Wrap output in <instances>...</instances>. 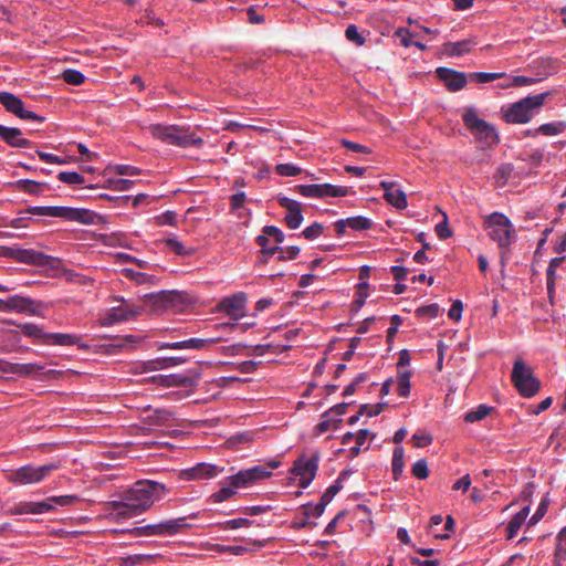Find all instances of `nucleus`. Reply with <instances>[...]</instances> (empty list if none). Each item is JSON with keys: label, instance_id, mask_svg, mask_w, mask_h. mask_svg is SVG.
Returning a JSON list of instances; mask_svg holds the SVG:
<instances>
[{"label": "nucleus", "instance_id": "1", "mask_svg": "<svg viewBox=\"0 0 566 566\" xmlns=\"http://www.w3.org/2000/svg\"><path fill=\"white\" fill-rule=\"evenodd\" d=\"M166 493L164 484L149 480H140L126 491L120 501H112L108 507L116 520H125L143 512L159 501Z\"/></svg>", "mask_w": 566, "mask_h": 566}, {"label": "nucleus", "instance_id": "2", "mask_svg": "<svg viewBox=\"0 0 566 566\" xmlns=\"http://www.w3.org/2000/svg\"><path fill=\"white\" fill-rule=\"evenodd\" d=\"M280 464L281 462H268V465H255L226 478L222 482V488L212 495L213 501L223 502L230 499L237 489L250 488L259 481L270 478L272 471L277 469Z\"/></svg>", "mask_w": 566, "mask_h": 566}, {"label": "nucleus", "instance_id": "3", "mask_svg": "<svg viewBox=\"0 0 566 566\" xmlns=\"http://www.w3.org/2000/svg\"><path fill=\"white\" fill-rule=\"evenodd\" d=\"M549 95V92L528 95L517 102L502 106V119L507 124H526L531 122L532 118L541 112Z\"/></svg>", "mask_w": 566, "mask_h": 566}, {"label": "nucleus", "instance_id": "4", "mask_svg": "<svg viewBox=\"0 0 566 566\" xmlns=\"http://www.w3.org/2000/svg\"><path fill=\"white\" fill-rule=\"evenodd\" d=\"M146 129L154 138L167 145L180 148L201 147L203 145V139L191 133L189 126L150 124Z\"/></svg>", "mask_w": 566, "mask_h": 566}, {"label": "nucleus", "instance_id": "5", "mask_svg": "<svg viewBox=\"0 0 566 566\" xmlns=\"http://www.w3.org/2000/svg\"><path fill=\"white\" fill-rule=\"evenodd\" d=\"M24 213L38 217L59 218L83 224H90L92 222L88 210L66 206H33L27 208Z\"/></svg>", "mask_w": 566, "mask_h": 566}, {"label": "nucleus", "instance_id": "6", "mask_svg": "<svg viewBox=\"0 0 566 566\" xmlns=\"http://www.w3.org/2000/svg\"><path fill=\"white\" fill-rule=\"evenodd\" d=\"M462 120L483 147H492L499 143V135L495 127L480 118L474 107L465 108L462 114Z\"/></svg>", "mask_w": 566, "mask_h": 566}, {"label": "nucleus", "instance_id": "7", "mask_svg": "<svg viewBox=\"0 0 566 566\" xmlns=\"http://www.w3.org/2000/svg\"><path fill=\"white\" fill-rule=\"evenodd\" d=\"M490 238L500 248H506L515 240V229L511 220L501 212L491 213L485 220Z\"/></svg>", "mask_w": 566, "mask_h": 566}, {"label": "nucleus", "instance_id": "8", "mask_svg": "<svg viewBox=\"0 0 566 566\" xmlns=\"http://www.w3.org/2000/svg\"><path fill=\"white\" fill-rule=\"evenodd\" d=\"M511 378L522 397L531 398L539 391L541 381L521 358L514 361Z\"/></svg>", "mask_w": 566, "mask_h": 566}, {"label": "nucleus", "instance_id": "9", "mask_svg": "<svg viewBox=\"0 0 566 566\" xmlns=\"http://www.w3.org/2000/svg\"><path fill=\"white\" fill-rule=\"evenodd\" d=\"M57 469L54 464L33 467L25 464L17 470L6 471L8 481L18 484H32L42 481L52 470Z\"/></svg>", "mask_w": 566, "mask_h": 566}, {"label": "nucleus", "instance_id": "10", "mask_svg": "<svg viewBox=\"0 0 566 566\" xmlns=\"http://www.w3.org/2000/svg\"><path fill=\"white\" fill-rule=\"evenodd\" d=\"M296 191L307 198L346 197L349 188L332 184L297 185Z\"/></svg>", "mask_w": 566, "mask_h": 566}, {"label": "nucleus", "instance_id": "11", "mask_svg": "<svg viewBox=\"0 0 566 566\" xmlns=\"http://www.w3.org/2000/svg\"><path fill=\"white\" fill-rule=\"evenodd\" d=\"M143 312V307L124 302L119 306L109 308L101 318V325L108 327L115 324L136 318Z\"/></svg>", "mask_w": 566, "mask_h": 566}, {"label": "nucleus", "instance_id": "12", "mask_svg": "<svg viewBox=\"0 0 566 566\" xmlns=\"http://www.w3.org/2000/svg\"><path fill=\"white\" fill-rule=\"evenodd\" d=\"M220 337H191L176 342H157L158 349H176V350H208L212 345L217 344Z\"/></svg>", "mask_w": 566, "mask_h": 566}, {"label": "nucleus", "instance_id": "13", "mask_svg": "<svg viewBox=\"0 0 566 566\" xmlns=\"http://www.w3.org/2000/svg\"><path fill=\"white\" fill-rule=\"evenodd\" d=\"M39 304L30 297L21 295H10L7 298H0V312L39 314Z\"/></svg>", "mask_w": 566, "mask_h": 566}, {"label": "nucleus", "instance_id": "14", "mask_svg": "<svg viewBox=\"0 0 566 566\" xmlns=\"http://www.w3.org/2000/svg\"><path fill=\"white\" fill-rule=\"evenodd\" d=\"M268 242L269 240L266 239L265 235L256 237V243L258 245L261 247V252L264 255V259L261 260L263 263H266L269 261V258L274 254H279L277 259L280 261L294 260L300 254V248L296 245H291L287 248L274 245L273 249H268Z\"/></svg>", "mask_w": 566, "mask_h": 566}, {"label": "nucleus", "instance_id": "15", "mask_svg": "<svg viewBox=\"0 0 566 566\" xmlns=\"http://www.w3.org/2000/svg\"><path fill=\"white\" fill-rule=\"evenodd\" d=\"M276 200L282 208L286 209L284 217L286 226L292 230L300 228L303 222L301 202L283 195H277Z\"/></svg>", "mask_w": 566, "mask_h": 566}, {"label": "nucleus", "instance_id": "16", "mask_svg": "<svg viewBox=\"0 0 566 566\" xmlns=\"http://www.w3.org/2000/svg\"><path fill=\"white\" fill-rule=\"evenodd\" d=\"M223 471V468L209 462H198L190 469L181 470L179 475L182 480L195 481L212 479Z\"/></svg>", "mask_w": 566, "mask_h": 566}, {"label": "nucleus", "instance_id": "17", "mask_svg": "<svg viewBox=\"0 0 566 566\" xmlns=\"http://www.w3.org/2000/svg\"><path fill=\"white\" fill-rule=\"evenodd\" d=\"M436 73L450 92H458L467 85L468 75L463 72L440 66Z\"/></svg>", "mask_w": 566, "mask_h": 566}, {"label": "nucleus", "instance_id": "18", "mask_svg": "<svg viewBox=\"0 0 566 566\" xmlns=\"http://www.w3.org/2000/svg\"><path fill=\"white\" fill-rule=\"evenodd\" d=\"M219 306L221 312L235 321L245 316V296L243 293L224 297Z\"/></svg>", "mask_w": 566, "mask_h": 566}, {"label": "nucleus", "instance_id": "19", "mask_svg": "<svg viewBox=\"0 0 566 566\" xmlns=\"http://www.w3.org/2000/svg\"><path fill=\"white\" fill-rule=\"evenodd\" d=\"M379 186L384 189V198L389 205L398 210L407 208V196L401 189L397 188V184L395 181L381 180Z\"/></svg>", "mask_w": 566, "mask_h": 566}, {"label": "nucleus", "instance_id": "20", "mask_svg": "<svg viewBox=\"0 0 566 566\" xmlns=\"http://www.w3.org/2000/svg\"><path fill=\"white\" fill-rule=\"evenodd\" d=\"M317 471V462H294L291 474L297 480L298 486L306 489L314 480Z\"/></svg>", "mask_w": 566, "mask_h": 566}, {"label": "nucleus", "instance_id": "21", "mask_svg": "<svg viewBox=\"0 0 566 566\" xmlns=\"http://www.w3.org/2000/svg\"><path fill=\"white\" fill-rule=\"evenodd\" d=\"M0 139L11 147L28 148L31 142L23 137L21 129L0 125Z\"/></svg>", "mask_w": 566, "mask_h": 566}, {"label": "nucleus", "instance_id": "22", "mask_svg": "<svg viewBox=\"0 0 566 566\" xmlns=\"http://www.w3.org/2000/svg\"><path fill=\"white\" fill-rule=\"evenodd\" d=\"M77 500L75 495H61V496H51L44 501L32 502L33 504V514H42L50 512L54 509L55 505L66 506L71 505Z\"/></svg>", "mask_w": 566, "mask_h": 566}, {"label": "nucleus", "instance_id": "23", "mask_svg": "<svg viewBox=\"0 0 566 566\" xmlns=\"http://www.w3.org/2000/svg\"><path fill=\"white\" fill-rule=\"evenodd\" d=\"M476 45L474 39H464L457 42H447L442 45L441 52L448 57H460L472 51Z\"/></svg>", "mask_w": 566, "mask_h": 566}, {"label": "nucleus", "instance_id": "24", "mask_svg": "<svg viewBox=\"0 0 566 566\" xmlns=\"http://www.w3.org/2000/svg\"><path fill=\"white\" fill-rule=\"evenodd\" d=\"M12 256L18 262L32 265H46L51 259V256L33 249H18Z\"/></svg>", "mask_w": 566, "mask_h": 566}, {"label": "nucleus", "instance_id": "25", "mask_svg": "<svg viewBox=\"0 0 566 566\" xmlns=\"http://www.w3.org/2000/svg\"><path fill=\"white\" fill-rule=\"evenodd\" d=\"M80 337L75 334H65V333H50L44 340L46 345H55V346H74L78 345Z\"/></svg>", "mask_w": 566, "mask_h": 566}, {"label": "nucleus", "instance_id": "26", "mask_svg": "<svg viewBox=\"0 0 566 566\" xmlns=\"http://www.w3.org/2000/svg\"><path fill=\"white\" fill-rule=\"evenodd\" d=\"M159 527L160 536L175 535L188 527V524L186 523V517H179L159 522Z\"/></svg>", "mask_w": 566, "mask_h": 566}, {"label": "nucleus", "instance_id": "27", "mask_svg": "<svg viewBox=\"0 0 566 566\" xmlns=\"http://www.w3.org/2000/svg\"><path fill=\"white\" fill-rule=\"evenodd\" d=\"M187 360L186 356H169L149 360L148 364L150 369L158 370L185 364Z\"/></svg>", "mask_w": 566, "mask_h": 566}, {"label": "nucleus", "instance_id": "28", "mask_svg": "<svg viewBox=\"0 0 566 566\" xmlns=\"http://www.w3.org/2000/svg\"><path fill=\"white\" fill-rule=\"evenodd\" d=\"M0 103L8 112L14 114L15 116L20 112H22V107L24 105L20 97L15 96L9 92L0 93Z\"/></svg>", "mask_w": 566, "mask_h": 566}, {"label": "nucleus", "instance_id": "29", "mask_svg": "<svg viewBox=\"0 0 566 566\" xmlns=\"http://www.w3.org/2000/svg\"><path fill=\"white\" fill-rule=\"evenodd\" d=\"M43 368L36 364H8V368L4 371L15 374L19 376H32L36 375Z\"/></svg>", "mask_w": 566, "mask_h": 566}, {"label": "nucleus", "instance_id": "30", "mask_svg": "<svg viewBox=\"0 0 566 566\" xmlns=\"http://www.w3.org/2000/svg\"><path fill=\"white\" fill-rule=\"evenodd\" d=\"M541 135L544 136H556L566 130V122L556 120L552 123H545L538 126Z\"/></svg>", "mask_w": 566, "mask_h": 566}, {"label": "nucleus", "instance_id": "31", "mask_svg": "<svg viewBox=\"0 0 566 566\" xmlns=\"http://www.w3.org/2000/svg\"><path fill=\"white\" fill-rule=\"evenodd\" d=\"M345 222L348 224V228L353 231H364L369 230L371 228V220L364 216H355L345 219Z\"/></svg>", "mask_w": 566, "mask_h": 566}, {"label": "nucleus", "instance_id": "32", "mask_svg": "<svg viewBox=\"0 0 566 566\" xmlns=\"http://www.w3.org/2000/svg\"><path fill=\"white\" fill-rule=\"evenodd\" d=\"M492 409L493 408L490 406L479 405L476 408L465 412L464 420L470 423L480 421L484 419L492 411Z\"/></svg>", "mask_w": 566, "mask_h": 566}, {"label": "nucleus", "instance_id": "33", "mask_svg": "<svg viewBox=\"0 0 566 566\" xmlns=\"http://www.w3.org/2000/svg\"><path fill=\"white\" fill-rule=\"evenodd\" d=\"M172 416L174 413L167 409H156L147 416V419L151 426H164L172 418Z\"/></svg>", "mask_w": 566, "mask_h": 566}, {"label": "nucleus", "instance_id": "34", "mask_svg": "<svg viewBox=\"0 0 566 566\" xmlns=\"http://www.w3.org/2000/svg\"><path fill=\"white\" fill-rule=\"evenodd\" d=\"M15 189L32 196L41 193V184L31 179H20L14 185Z\"/></svg>", "mask_w": 566, "mask_h": 566}, {"label": "nucleus", "instance_id": "35", "mask_svg": "<svg viewBox=\"0 0 566 566\" xmlns=\"http://www.w3.org/2000/svg\"><path fill=\"white\" fill-rule=\"evenodd\" d=\"M165 244L170 249V251L180 256H189L195 251L192 248L186 247L181 241H179L176 238L166 239Z\"/></svg>", "mask_w": 566, "mask_h": 566}, {"label": "nucleus", "instance_id": "36", "mask_svg": "<svg viewBox=\"0 0 566 566\" xmlns=\"http://www.w3.org/2000/svg\"><path fill=\"white\" fill-rule=\"evenodd\" d=\"M375 438V434L371 433L368 429H360L355 433V442L350 446L352 455H358L359 450L365 446L367 438Z\"/></svg>", "mask_w": 566, "mask_h": 566}, {"label": "nucleus", "instance_id": "37", "mask_svg": "<svg viewBox=\"0 0 566 566\" xmlns=\"http://www.w3.org/2000/svg\"><path fill=\"white\" fill-rule=\"evenodd\" d=\"M473 81L484 84L492 82L497 78H502L506 76V73L500 72V73H492V72H473L469 75Z\"/></svg>", "mask_w": 566, "mask_h": 566}, {"label": "nucleus", "instance_id": "38", "mask_svg": "<svg viewBox=\"0 0 566 566\" xmlns=\"http://www.w3.org/2000/svg\"><path fill=\"white\" fill-rule=\"evenodd\" d=\"M22 332L25 336L34 339H41L43 343L46 339L48 333H45L40 326L28 323L22 326Z\"/></svg>", "mask_w": 566, "mask_h": 566}, {"label": "nucleus", "instance_id": "39", "mask_svg": "<svg viewBox=\"0 0 566 566\" xmlns=\"http://www.w3.org/2000/svg\"><path fill=\"white\" fill-rule=\"evenodd\" d=\"M410 371L399 373L397 376L398 394L407 397L410 394Z\"/></svg>", "mask_w": 566, "mask_h": 566}, {"label": "nucleus", "instance_id": "40", "mask_svg": "<svg viewBox=\"0 0 566 566\" xmlns=\"http://www.w3.org/2000/svg\"><path fill=\"white\" fill-rule=\"evenodd\" d=\"M159 523L134 527L129 532L135 536H160Z\"/></svg>", "mask_w": 566, "mask_h": 566}, {"label": "nucleus", "instance_id": "41", "mask_svg": "<svg viewBox=\"0 0 566 566\" xmlns=\"http://www.w3.org/2000/svg\"><path fill=\"white\" fill-rule=\"evenodd\" d=\"M514 171V166L512 164H503L501 165L494 175V179L497 185L504 186Z\"/></svg>", "mask_w": 566, "mask_h": 566}, {"label": "nucleus", "instance_id": "42", "mask_svg": "<svg viewBox=\"0 0 566 566\" xmlns=\"http://www.w3.org/2000/svg\"><path fill=\"white\" fill-rule=\"evenodd\" d=\"M62 78L65 83L71 85H81L85 81L84 74L73 69L65 70L62 74Z\"/></svg>", "mask_w": 566, "mask_h": 566}, {"label": "nucleus", "instance_id": "43", "mask_svg": "<svg viewBox=\"0 0 566 566\" xmlns=\"http://www.w3.org/2000/svg\"><path fill=\"white\" fill-rule=\"evenodd\" d=\"M57 179L67 185H83L85 182L84 177L76 171H61Z\"/></svg>", "mask_w": 566, "mask_h": 566}, {"label": "nucleus", "instance_id": "44", "mask_svg": "<svg viewBox=\"0 0 566 566\" xmlns=\"http://www.w3.org/2000/svg\"><path fill=\"white\" fill-rule=\"evenodd\" d=\"M538 82V78L531 77V76H524V75H514L510 76V83L503 85V87H522V86H530Z\"/></svg>", "mask_w": 566, "mask_h": 566}, {"label": "nucleus", "instance_id": "45", "mask_svg": "<svg viewBox=\"0 0 566 566\" xmlns=\"http://www.w3.org/2000/svg\"><path fill=\"white\" fill-rule=\"evenodd\" d=\"M345 36L349 42H353L359 46L364 45L366 42L365 36L359 32L358 28L355 24H349L346 28Z\"/></svg>", "mask_w": 566, "mask_h": 566}, {"label": "nucleus", "instance_id": "46", "mask_svg": "<svg viewBox=\"0 0 566 566\" xmlns=\"http://www.w3.org/2000/svg\"><path fill=\"white\" fill-rule=\"evenodd\" d=\"M154 297L157 304H160L164 307H169L175 304L180 295L177 292H160L159 294L154 295Z\"/></svg>", "mask_w": 566, "mask_h": 566}, {"label": "nucleus", "instance_id": "47", "mask_svg": "<svg viewBox=\"0 0 566 566\" xmlns=\"http://www.w3.org/2000/svg\"><path fill=\"white\" fill-rule=\"evenodd\" d=\"M275 172L283 177H294L302 172V168L294 164H279L275 167Z\"/></svg>", "mask_w": 566, "mask_h": 566}, {"label": "nucleus", "instance_id": "48", "mask_svg": "<svg viewBox=\"0 0 566 566\" xmlns=\"http://www.w3.org/2000/svg\"><path fill=\"white\" fill-rule=\"evenodd\" d=\"M386 405L387 403H385V402L375 403V405H370V403L361 405L359 407V415H363V416H366L369 418L378 416L382 411V409Z\"/></svg>", "mask_w": 566, "mask_h": 566}, {"label": "nucleus", "instance_id": "49", "mask_svg": "<svg viewBox=\"0 0 566 566\" xmlns=\"http://www.w3.org/2000/svg\"><path fill=\"white\" fill-rule=\"evenodd\" d=\"M324 231V227L319 222H314L313 224L306 227L302 231V235L307 240H315L317 239Z\"/></svg>", "mask_w": 566, "mask_h": 566}, {"label": "nucleus", "instance_id": "50", "mask_svg": "<svg viewBox=\"0 0 566 566\" xmlns=\"http://www.w3.org/2000/svg\"><path fill=\"white\" fill-rule=\"evenodd\" d=\"M440 313L438 304L432 303L426 306H421L417 310V315L420 317L436 318Z\"/></svg>", "mask_w": 566, "mask_h": 566}, {"label": "nucleus", "instance_id": "51", "mask_svg": "<svg viewBox=\"0 0 566 566\" xmlns=\"http://www.w3.org/2000/svg\"><path fill=\"white\" fill-rule=\"evenodd\" d=\"M325 507L323 503L318 502L317 504L313 505L311 503H307L303 505L304 509V515L308 517H319L323 515Z\"/></svg>", "mask_w": 566, "mask_h": 566}, {"label": "nucleus", "instance_id": "52", "mask_svg": "<svg viewBox=\"0 0 566 566\" xmlns=\"http://www.w3.org/2000/svg\"><path fill=\"white\" fill-rule=\"evenodd\" d=\"M269 240V237L273 238L276 243H282L285 239L283 231L275 226H265L263 228V234Z\"/></svg>", "mask_w": 566, "mask_h": 566}, {"label": "nucleus", "instance_id": "53", "mask_svg": "<svg viewBox=\"0 0 566 566\" xmlns=\"http://www.w3.org/2000/svg\"><path fill=\"white\" fill-rule=\"evenodd\" d=\"M336 427L333 424V419L327 416V411H325L322 416V420L317 423L315 430L317 434L325 433L331 430H335Z\"/></svg>", "mask_w": 566, "mask_h": 566}, {"label": "nucleus", "instance_id": "54", "mask_svg": "<svg viewBox=\"0 0 566 566\" xmlns=\"http://www.w3.org/2000/svg\"><path fill=\"white\" fill-rule=\"evenodd\" d=\"M190 382L189 377L181 374L169 375L165 378L166 386H187Z\"/></svg>", "mask_w": 566, "mask_h": 566}, {"label": "nucleus", "instance_id": "55", "mask_svg": "<svg viewBox=\"0 0 566 566\" xmlns=\"http://www.w3.org/2000/svg\"><path fill=\"white\" fill-rule=\"evenodd\" d=\"M436 233L441 240H446L452 235V231L448 226V217L446 213H443V220L436 226Z\"/></svg>", "mask_w": 566, "mask_h": 566}, {"label": "nucleus", "instance_id": "56", "mask_svg": "<svg viewBox=\"0 0 566 566\" xmlns=\"http://www.w3.org/2000/svg\"><path fill=\"white\" fill-rule=\"evenodd\" d=\"M38 156L40 157V159L46 164H52V165H64L67 163V159L64 158V157H59L54 154H51V153H45V151H41V150H38Z\"/></svg>", "mask_w": 566, "mask_h": 566}, {"label": "nucleus", "instance_id": "57", "mask_svg": "<svg viewBox=\"0 0 566 566\" xmlns=\"http://www.w3.org/2000/svg\"><path fill=\"white\" fill-rule=\"evenodd\" d=\"M177 220L176 212L165 211L164 213L156 217V223L158 226H175Z\"/></svg>", "mask_w": 566, "mask_h": 566}, {"label": "nucleus", "instance_id": "58", "mask_svg": "<svg viewBox=\"0 0 566 566\" xmlns=\"http://www.w3.org/2000/svg\"><path fill=\"white\" fill-rule=\"evenodd\" d=\"M340 144L345 148H347L348 150L354 151V153H361V154H370L371 153L369 147L358 144V143L350 142L348 139H342Z\"/></svg>", "mask_w": 566, "mask_h": 566}, {"label": "nucleus", "instance_id": "59", "mask_svg": "<svg viewBox=\"0 0 566 566\" xmlns=\"http://www.w3.org/2000/svg\"><path fill=\"white\" fill-rule=\"evenodd\" d=\"M463 304L460 300H457L450 307L448 316L454 322H459L462 317Z\"/></svg>", "mask_w": 566, "mask_h": 566}, {"label": "nucleus", "instance_id": "60", "mask_svg": "<svg viewBox=\"0 0 566 566\" xmlns=\"http://www.w3.org/2000/svg\"><path fill=\"white\" fill-rule=\"evenodd\" d=\"M523 523L524 522L521 521L520 517H516L515 515L512 517L506 527L509 539H512L517 534Z\"/></svg>", "mask_w": 566, "mask_h": 566}, {"label": "nucleus", "instance_id": "61", "mask_svg": "<svg viewBox=\"0 0 566 566\" xmlns=\"http://www.w3.org/2000/svg\"><path fill=\"white\" fill-rule=\"evenodd\" d=\"M547 502L545 500H543L536 512L534 513V515L530 518L528 521V525L532 526V525H535L536 523H538L541 521V518L545 515L546 511H547Z\"/></svg>", "mask_w": 566, "mask_h": 566}, {"label": "nucleus", "instance_id": "62", "mask_svg": "<svg viewBox=\"0 0 566 566\" xmlns=\"http://www.w3.org/2000/svg\"><path fill=\"white\" fill-rule=\"evenodd\" d=\"M429 470L427 467V462H415L412 465V474L418 479H426L428 476Z\"/></svg>", "mask_w": 566, "mask_h": 566}, {"label": "nucleus", "instance_id": "63", "mask_svg": "<svg viewBox=\"0 0 566 566\" xmlns=\"http://www.w3.org/2000/svg\"><path fill=\"white\" fill-rule=\"evenodd\" d=\"M251 524H252V521H250L248 518H234V520L227 521L223 524V527L227 530H235V528L243 527V526H250Z\"/></svg>", "mask_w": 566, "mask_h": 566}, {"label": "nucleus", "instance_id": "64", "mask_svg": "<svg viewBox=\"0 0 566 566\" xmlns=\"http://www.w3.org/2000/svg\"><path fill=\"white\" fill-rule=\"evenodd\" d=\"M412 444L417 448H423L431 443L432 439L428 434L415 433L411 438Z\"/></svg>", "mask_w": 566, "mask_h": 566}]
</instances>
